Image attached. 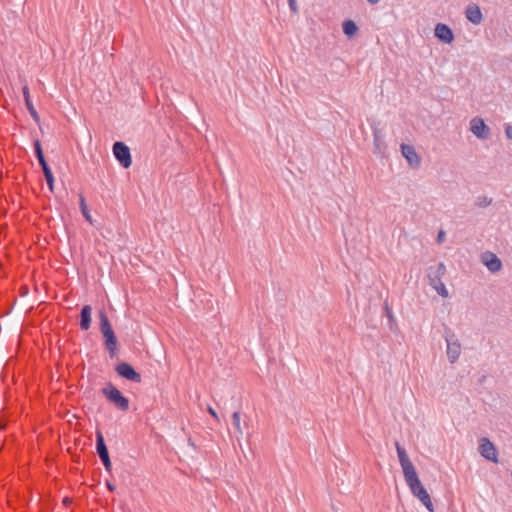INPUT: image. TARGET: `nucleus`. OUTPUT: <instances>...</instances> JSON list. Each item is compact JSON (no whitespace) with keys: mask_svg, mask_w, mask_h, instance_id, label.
<instances>
[{"mask_svg":"<svg viewBox=\"0 0 512 512\" xmlns=\"http://www.w3.org/2000/svg\"><path fill=\"white\" fill-rule=\"evenodd\" d=\"M99 320V328L105 340V348L108 350L110 357L113 358L118 349V341L110 324L109 318L104 310L99 311Z\"/></svg>","mask_w":512,"mask_h":512,"instance_id":"f257e3e1","label":"nucleus"},{"mask_svg":"<svg viewBox=\"0 0 512 512\" xmlns=\"http://www.w3.org/2000/svg\"><path fill=\"white\" fill-rule=\"evenodd\" d=\"M405 481L412 494L419 499L429 512H434V505L431 501L430 495L419 480L417 472L405 477Z\"/></svg>","mask_w":512,"mask_h":512,"instance_id":"f03ea898","label":"nucleus"},{"mask_svg":"<svg viewBox=\"0 0 512 512\" xmlns=\"http://www.w3.org/2000/svg\"><path fill=\"white\" fill-rule=\"evenodd\" d=\"M102 393L106 399L119 410L127 411L129 409L128 398H126L112 383L106 384L102 389Z\"/></svg>","mask_w":512,"mask_h":512,"instance_id":"7ed1b4c3","label":"nucleus"},{"mask_svg":"<svg viewBox=\"0 0 512 512\" xmlns=\"http://www.w3.org/2000/svg\"><path fill=\"white\" fill-rule=\"evenodd\" d=\"M444 338L447 344V357L450 363H455L461 354V344L456 338L454 332L449 328L445 327Z\"/></svg>","mask_w":512,"mask_h":512,"instance_id":"20e7f679","label":"nucleus"},{"mask_svg":"<svg viewBox=\"0 0 512 512\" xmlns=\"http://www.w3.org/2000/svg\"><path fill=\"white\" fill-rule=\"evenodd\" d=\"M446 272V267L443 263H439L434 272H429L428 278L430 285L437 291L442 297H448V290L442 282L441 278Z\"/></svg>","mask_w":512,"mask_h":512,"instance_id":"39448f33","label":"nucleus"},{"mask_svg":"<svg viewBox=\"0 0 512 512\" xmlns=\"http://www.w3.org/2000/svg\"><path fill=\"white\" fill-rule=\"evenodd\" d=\"M113 154L117 161L122 165L124 168H129L132 164L131 154L129 147L121 142L117 141L113 144Z\"/></svg>","mask_w":512,"mask_h":512,"instance_id":"423d86ee","label":"nucleus"},{"mask_svg":"<svg viewBox=\"0 0 512 512\" xmlns=\"http://www.w3.org/2000/svg\"><path fill=\"white\" fill-rule=\"evenodd\" d=\"M96 452L103 463L106 471L110 472L112 468L109 452L104 441V437L100 431L96 432Z\"/></svg>","mask_w":512,"mask_h":512,"instance_id":"0eeeda50","label":"nucleus"},{"mask_svg":"<svg viewBox=\"0 0 512 512\" xmlns=\"http://www.w3.org/2000/svg\"><path fill=\"white\" fill-rule=\"evenodd\" d=\"M395 447L404 478L416 473L415 467L413 463L410 461L406 450L400 445L399 442L395 443Z\"/></svg>","mask_w":512,"mask_h":512,"instance_id":"6e6552de","label":"nucleus"},{"mask_svg":"<svg viewBox=\"0 0 512 512\" xmlns=\"http://www.w3.org/2000/svg\"><path fill=\"white\" fill-rule=\"evenodd\" d=\"M479 452L482 457L485 459L492 461L494 463L498 462V452L495 445L488 439L482 438L480 440Z\"/></svg>","mask_w":512,"mask_h":512,"instance_id":"1a4fd4ad","label":"nucleus"},{"mask_svg":"<svg viewBox=\"0 0 512 512\" xmlns=\"http://www.w3.org/2000/svg\"><path fill=\"white\" fill-rule=\"evenodd\" d=\"M115 370L119 376L132 382L140 383L142 380L141 375L138 372H136L133 366L129 363H119L116 366Z\"/></svg>","mask_w":512,"mask_h":512,"instance_id":"9d476101","label":"nucleus"},{"mask_svg":"<svg viewBox=\"0 0 512 512\" xmlns=\"http://www.w3.org/2000/svg\"><path fill=\"white\" fill-rule=\"evenodd\" d=\"M470 130L479 139H487L490 136V128L480 117H474L471 120Z\"/></svg>","mask_w":512,"mask_h":512,"instance_id":"9b49d317","label":"nucleus"},{"mask_svg":"<svg viewBox=\"0 0 512 512\" xmlns=\"http://www.w3.org/2000/svg\"><path fill=\"white\" fill-rule=\"evenodd\" d=\"M401 152L403 157L407 160L410 166H412L413 168H418L420 166L421 159L412 145L402 144Z\"/></svg>","mask_w":512,"mask_h":512,"instance_id":"f8f14e48","label":"nucleus"},{"mask_svg":"<svg viewBox=\"0 0 512 512\" xmlns=\"http://www.w3.org/2000/svg\"><path fill=\"white\" fill-rule=\"evenodd\" d=\"M482 262L492 273L498 272L502 268L501 260L492 252L484 253L482 255Z\"/></svg>","mask_w":512,"mask_h":512,"instance_id":"ddd939ff","label":"nucleus"},{"mask_svg":"<svg viewBox=\"0 0 512 512\" xmlns=\"http://www.w3.org/2000/svg\"><path fill=\"white\" fill-rule=\"evenodd\" d=\"M466 18L473 24H479L482 20V12L476 4H470L467 6Z\"/></svg>","mask_w":512,"mask_h":512,"instance_id":"4468645a","label":"nucleus"},{"mask_svg":"<svg viewBox=\"0 0 512 512\" xmlns=\"http://www.w3.org/2000/svg\"><path fill=\"white\" fill-rule=\"evenodd\" d=\"M91 313L92 308L90 305H85L82 307L80 312V328L81 330H88L91 326Z\"/></svg>","mask_w":512,"mask_h":512,"instance_id":"2eb2a0df","label":"nucleus"},{"mask_svg":"<svg viewBox=\"0 0 512 512\" xmlns=\"http://www.w3.org/2000/svg\"><path fill=\"white\" fill-rule=\"evenodd\" d=\"M22 90H23V96H24V99H25L26 107H27L30 115L32 116V118L35 121L38 122L39 121V115H38L36 109L34 108V106L32 104V101L30 99V93H29L28 86H24Z\"/></svg>","mask_w":512,"mask_h":512,"instance_id":"dca6fc26","label":"nucleus"},{"mask_svg":"<svg viewBox=\"0 0 512 512\" xmlns=\"http://www.w3.org/2000/svg\"><path fill=\"white\" fill-rule=\"evenodd\" d=\"M373 138H374V153L377 155H384L386 151V145L382 139V137L379 135V131L377 129L373 132Z\"/></svg>","mask_w":512,"mask_h":512,"instance_id":"f3484780","label":"nucleus"},{"mask_svg":"<svg viewBox=\"0 0 512 512\" xmlns=\"http://www.w3.org/2000/svg\"><path fill=\"white\" fill-rule=\"evenodd\" d=\"M79 204H80V209H81L82 215L84 216V218L87 221H89L91 223L92 222L91 215H90V213L88 211V208H87V205H86V201H85V197L83 196V194L79 195Z\"/></svg>","mask_w":512,"mask_h":512,"instance_id":"a211bd4d","label":"nucleus"},{"mask_svg":"<svg viewBox=\"0 0 512 512\" xmlns=\"http://www.w3.org/2000/svg\"><path fill=\"white\" fill-rule=\"evenodd\" d=\"M342 32H358V26L353 20L347 19L342 24Z\"/></svg>","mask_w":512,"mask_h":512,"instance_id":"6ab92c4d","label":"nucleus"},{"mask_svg":"<svg viewBox=\"0 0 512 512\" xmlns=\"http://www.w3.org/2000/svg\"><path fill=\"white\" fill-rule=\"evenodd\" d=\"M232 425L234 427V429L236 430V432L242 436L243 435V431H242V428H241V425H240V412L239 411H236L233 413L232 415Z\"/></svg>","mask_w":512,"mask_h":512,"instance_id":"aec40b11","label":"nucleus"},{"mask_svg":"<svg viewBox=\"0 0 512 512\" xmlns=\"http://www.w3.org/2000/svg\"><path fill=\"white\" fill-rule=\"evenodd\" d=\"M43 174L50 191H53L54 187V176L50 168L43 170Z\"/></svg>","mask_w":512,"mask_h":512,"instance_id":"412c9836","label":"nucleus"},{"mask_svg":"<svg viewBox=\"0 0 512 512\" xmlns=\"http://www.w3.org/2000/svg\"><path fill=\"white\" fill-rule=\"evenodd\" d=\"M492 203V199L486 196L478 197L476 200V205L478 207H487Z\"/></svg>","mask_w":512,"mask_h":512,"instance_id":"4be33fe9","label":"nucleus"},{"mask_svg":"<svg viewBox=\"0 0 512 512\" xmlns=\"http://www.w3.org/2000/svg\"><path fill=\"white\" fill-rule=\"evenodd\" d=\"M34 153H35L37 160L44 157L42 146H41V143L39 140H36L34 142Z\"/></svg>","mask_w":512,"mask_h":512,"instance_id":"5701e85b","label":"nucleus"},{"mask_svg":"<svg viewBox=\"0 0 512 512\" xmlns=\"http://www.w3.org/2000/svg\"><path fill=\"white\" fill-rule=\"evenodd\" d=\"M433 32H452V30L447 24L437 23Z\"/></svg>","mask_w":512,"mask_h":512,"instance_id":"b1692460","label":"nucleus"},{"mask_svg":"<svg viewBox=\"0 0 512 512\" xmlns=\"http://www.w3.org/2000/svg\"><path fill=\"white\" fill-rule=\"evenodd\" d=\"M442 42L451 43L454 40V34H434Z\"/></svg>","mask_w":512,"mask_h":512,"instance_id":"393cba45","label":"nucleus"},{"mask_svg":"<svg viewBox=\"0 0 512 512\" xmlns=\"http://www.w3.org/2000/svg\"><path fill=\"white\" fill-rule=\"evenodd\" d=\"M288 5L292 12L296 13L298 11L296 0H288Z\"/></svg>","mask_w":512,"mask_h":512,"instance_id":"a878e982","label":"nucleus"},{"mask_svg":"<svg viewBox=\"0 0 512 512\" xmlns=\"http://www.w3.org/2000/svg\"><path fill=\"white\" fill-rule=\"evenodd\" d=\"M38 162H39V164H40V166L42 168V171L47 169V168H50L49 165L46 162L45 156L40 158V159H38Z\"/></svg>","mask_w":512,"mask_h":512,"instance_id":"bb28decb","label":"nucleus"},{"mask_svg":"<svg viewBox=\"0 0 512 512\" xmlns=\"http://www.w3.org/2000/svg\"><path fill=\"white\" fill-rule=\"evenodd\" d=\"M505 134L508 139L512 140V126L511 125H506Z\"/></svg>","mask_w":512,"mask_h":512,"instance_id":"cd10ccee","label":"nucleus"},{"mask_svg":"<svg viewBox=\"0 0 512 512\" xmlns=\"http://www.w3.org/2000/svg\"><path fill=\"white\" fill-rule=\"evenodd\" d=\"M208 413L214 418L216 419L217 421L219 420V417H218V414L217 412L212 408V407H208Z\"/></svg>","mask_w":512,"mask_h":512,"instance_id":"c85d7f7f","label":"nucleus"},{"mask_svg":"<svg viewBox=\"0 0 512 512\" xmlns=\"http://www.w3.org/2000/svg\"><path fill=\"white\" fill-rule=\"evenodd\" d=\"M445 239V232L443 230L439 231L437 235V242L442 243Z\"/></svg>","mask_w":512,"mask_h":512,"instance_id":"c756f323","label":"nucleus"},{"mask_svg":"<svg viewBox=\"0 0 512 512\" xmlns=\"http://www.w3.org/2000/svg\"><path fill=\"white\" fill-rule=\"evenodd\" d=\"M106 486L110 492H114L116 490L115 485H113L111 482L107 481Z\"/></svg>","mask_w":512,"mask_h":512,"instance_id":"7c9ffc66","label":"nucleus"},{"mask_svg":"<svg viewBox=\"0 0 512 512\" xmlns=\"http://www.w3.org/2000/svg\"><path fill=\"white\" fill-rule=\"evenodd\" d=\"M370 4H377L379 0H367Z\"/></svg>","mask_w":512,"mask_h":512,"instance_id":"2f4dec72","label":"nucleus"},{"mask_svg":"<svg viewBox=\"0 0 512 512\" xmlns=\"http://www.w3.org/2000/svg\"><path fill=\"white\" fill-rule=\"evenodd\" d=\"M349 36V38H351L352 36H354L355 34H352V33H349L347 34Z\"/></svg>","mask_w":512,"mask_h":512,"instance_id":"473e14b6","label":"nucleus"},{"mask_svg":"<svg viewBox=\"0 0 512 512\" xmlns=\"http://www.w3.org/2000/svg\"><path fill=\"white\" fill-rule=\"evenodd\" d=\"M0 429H4V425H1V424H0Z\"/></svg>","mask_w":512,"mask_h":512,"instance_id":"72a5a7b5","label":"nucleus"}]
</instances>
